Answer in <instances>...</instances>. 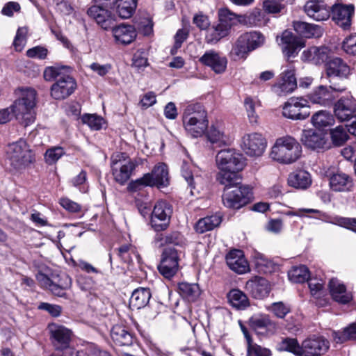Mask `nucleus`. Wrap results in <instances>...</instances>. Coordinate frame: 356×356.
<instances>
[{"label": "nucleus", "mask_w": 356, "mask_h": 356, "mask_svg": "<svg viewBox=\"0 0 356 356\" xmlns=\"http://www.w3.org/2000/svg\"><path fill=\"white\" fill-rule=\"evenodd\" d=\"M149 289L139 288L134 291L129 300V306L131 309H140L145 307L151 298Z\"/></svg>", "instance_id": "35"}, {"label": "nucleus", "mask_w": 356, "mask_h": 356, "mask_svg": "<svg viewBox=\"0 0 356 356\" xmlns=\"http://www.w3.org/2000/svg\"><path fill=\"white\" fill-rule=\"evenodd\" d=\"M64 154L65 151L61 147H54L48 149L44 154L45 162L49 165H52L57 162Z\"/></svg>", "instance_id": "59"}, {"label": "nucleus", "mask_w": 356, "mask_h": 356, "mask_svg": "<svg viewBox=\"0 0 356 356\" xmlns=\"http://www.w3.org/2000/svg\"><path fill=\"white\" fill-rule=\"evenodd\" d=\"M251 196V188L248 186L241 185L240 182L227 187L225 186L222 198L226 207L238 209L250 202Z\"/></svg>", "instance_id": "7"}, {"label": "nucleus", "mask_w": 356, "mask_h": 356, "mask_svg": "<svg viewBox=\"0 0 356 356\" xmlns=\"http://www.w3.org/2000/svg\"><path fill=\"white\" fill-rule=\"evenodd\" d=\"M264 13L259 9H254L249 15L244 17L243 22L250 26H260L263 23Z\"/></svg>", "instance_id": "58"}, {"label": "nucleus", "mask_w": 356, "mask_h": 356, "mask_svg": "<svg viewBox=\"0 0 356 356\" xmlns=\"http://www.w3.org/2000/svg\"><path fill=\"white\" fill-rule=\"evenodd\" d=\"M225 259L229 269L236 273L245 274L250 270L249 263L242 250H230L226 254Z\"/></svg>", "instance_id": "21"}, {"label": "nucleus", "mask_w": 356, "mask_h": 356, "mask_svg": "<svg viewBox=\"0 0 356 356\" xmlns=\"http://www.w3.org/2000/svg\"><path fill=\"white\" fill-rule=\"evenodd\" d=\"M200 61L216 74L225 72L227 65V58L214 50L206 51L200 58Z\"/></svg>", "instance_id": "22"}, {"label": "nucleus", "mask_w": 356, "mask_h": 356, "mask_svg": "<svg viewBox=\"0 0 356 356\" xmlns=\"http://www.w3.org/2000/svg\"><path fill=\"white\" fill-rule=\"evenodd\" d=\"M218 22L222 26H226L227 31H230L232 27L238 22H241V16H238L227 8H220L218 13Z\"/></svg>", "instance_id": "45"}, {"label": "nucleus", "mask_w": 356, "mask_h": 356, "mask_svg": "<svg viewBox=\"0 0 356 356\" xmlns=\"http://www.w3.org/2000/svg\"><path fill=\"white\" fill-rule=\"evenodd\" d=\"M289 278L291 281L296 283H302L308 280L309 272L306 266L300 265L294 266L289 270L288 273Z\"/></svg>", "instance_id": "50"}, {"label": "nucleus", "mask_w": 356, "mask_h": 356, "mask_svg": "<svg viewBox=\"0 0 356 356\" xmlns=\"http://www.w3.org/2000/svg\"><path fill=\"white\" fill-rule=\"evenodd\" d=\"M152 181L149 175H144L143 177L129 182L127 190L131 193L140 192L147 186H152Z\"/></svg>", "instance_id": "53"}, {"label": "nucleus", "mask_w": 356, "mask_h": 356, "mask_svg": "<svg viewBox=\"0 0 356 356\" xmlns=\"http://www.w3.org/2000/svg\"><path fill=\"white\" fill-rule=\"evenodd\" d=\"M76 356H112L108 352L101 350L97 346L92 344L85 350L78 351Z\"/></svg>", "instance_id": "63"}, {"label": "nucleus", "mask_w": 356, "mask_h": 356, "mask_svg": "<svg viewBox=\"0 0 356 356\" xmlns=\"http://www.w3.org/2000/svg\"><path fill=\"white\" fill-rule=\"evenodd\" d=\"M330 188L334 192H349L354 187L352 177L341 171L332 172L329 175Z\"/></svg>", "instance_id": "23"}, {"label": "nucleus", "mask_w": 356, "mask_h": 356, "mask_svg": "<svg viewBox=\"0 0 356 356\" xmlns=\"http://www.w3.org/2000/svg\"><path fill=\"white\" fill-rule=\"evenodd\" d=\"M245 289L256 299H262L267 297L270 291L268 281L258 276L249 280L245 284Z\"/></svg>", "instance_id": "25"}, {"label": "nucleus", "mask_w": 356, "mask_h": 356, "mask_svg": "<svg viewBox=\"0 0 356 356\" xmlns=\"http://www.w3.org/2000/svg\"><path fill=\"white\" fill-rule=\"evenodd\" d=\"M82 121L92 129L99 130L102 127L104 119L95 114H86L82 117Z\"/></svg>", "instance_id": "60"}, {"label": "nucleus", "mask_w": 356, "mask_h": 356, "mask_svg": "<svg viewBox=\"0 0 356 356\" xmlns=\"http://www.w3.org/2000/svg\"><path fill=\"white\" fill-rule=\"evenodd\" d=\"M270 310L277 318H284L291 312V308L282 302H277L270 305Z\"/></svg>", "instance_id": "64"}, {"label": "nucleus", "mask_w": 356, "mask_h": 356, "mask_svg": "<svg viewBox=\"0 0 356 356\" xmlns=\"http://www.w3.org/2000/svg\"><path fill=\"white\" fill-rule=\"evenodd\" d=\"M241 148L249 156H261L267 146L266 138L259 133H251L245 134L242 138Z\"/></svg>", "instance_id": "13"}, {"label": "nucleus", "mask_w": 356, "mask_h": 356, "mask_svg": "<svg viewBox=\"0 0 356 356\" xmlns=\"http://www.w3.org/2000/svg\"><path fill=\"white\" fill-rule=\"evenodd\" d=\"M179 257L175 248L170 247L165 248L158 266L159 272L165 278H172L179 270Z\"/></svg>", "instance_id": "11"}, {"label": "nucleus", "mask_w": 356, "mask_h": 356, "mask_svg": "<svg viewBox=\"0 0 356 356\" xmlns=\"http://www.w3.org/2000/svg\"><path fill=\"white\" fill-rule=\"evenodd\" d=\"M65 74V73L63 72L62 67L50 66L44 69L43 76L47 81H55L56 82L59 77Z\"/></svg>", "instance_id": "61"}, {"label": "nucleus", "mask_w": 356, "mask_h": 356, "mask_svg": "<svg viewBox=\"0 0 356 356\" xmlns=\"http://www.w3.org/2000/svg\"><path fill=\"white\" fill-rule=\"evenodd\" d=\"M257 103H259V101H256L250 96L246 97L244 99V106L251 123H255L257 122L258 115L255 111Z\"/></svg>", "instance_id": "56"}, {"label": "nucleus", "mask_w": 356, "mask_h": 356, "mask_svg": "<svg viewBox=\"0 0 356 356\" xmlns=\"http://www.w3.org/2000/svg\"><path fill=\"white\" fill-rule=\"evenodd\" d=\"M221 222V218L217 215L207 216L200 219L195 225V230L198 233H204L213 229Z\"/></svg>", "instance_id": "44"}, {"label": "nucleus", "mask_w": 356, "mask_h": 356, "mask_svg": "<svg viewBox=\"0 0 356 356\" xmlns=\"http://www.w3.org/2000/svg\"><path fill=\"white\" fill-rule=\"evenodd\" d=\"M281 40L284 45L283 51L288 58L296 56L298 51L302 47V42L289 31H284Z\"/></svg>", "instance_id": "32"}, {"label": "nucleus", "mask_w": 356, "mask_h": 356, "mask_svg": "<svg viewBox=\"0 0 356 356\" xmlns=\"http://www.w3.org/2000/svg\"><path fill=\"white\" fill-rule=\"evenodd\" d=\"M341 48L347 54L356 56V33L350 34L343 40Z\"/></svg>", "instance_id": "62"}, {"label": "nucleus", "mask_w": 356, "mask_h": 356, "mask_svg": "<svg viewBox=\"0 0 356 356\" xmlns=\"http://www.w3.org/2000/svg\"><path fill=\"white\" fill-rule=\"evenodd\" d=\"M36 280L41 287L49 289L54 295L59 297H64L65 291L72 285L70 277L65 273L49 277L44 273H38Z\"/></svg>", "instance_id": "8"}, {"label": "nucleus", "mask_w": 356, "mask_h": 356, "mask_svg": "<svg viewBox=\"0 0 356 356\" xmlns=\"http://www.w3.org/2000/svg\"><path fill=\"white\" fill-rule=\"evenodd\" d=\"M252 51L246 43L243 35H241L234 45L232 53L235 59L245 58L248 54Z\"/></svg>", "instance_id": "52"}, {"label": "nucleus", "mask_w": 356, "mask_h": 356, "mask_svg": "<svg viewBox=\"0 0 356 356\" xmlns=\"http://www.w3.org/2000/svg\"><path fill=\"white\" fill-rule=\"evenodd\" d=\"M268 348L262 347L252 341L247 343V356H271Z\"/></svg>", "instance_id": "55"}, {"label": "nucleus", "mask_w": 356, "mask_h": 356, "mask_svg": "<svg viewBox=\"0 0 356 356\" xmlns=\"http://www.w3.org/2000/svg\"><path fill=\"white\" fill-rule=\"evenodd\" d=\"M137 6V0H115L111 6L122 19L130 18Z\"/></svg>", "instance_id": "36"}, {"label": "nucleus", "mask_w": 356, "mask_h": 356, "mask_svg": "<svg viewBox=\"0 0 356 356\" xmlns=\"http://www.w3.org/2000/svg\"><path fill=\"white\" fill-rule=\"evenodd\" d=\"M249 325L257 335L262 337L272 336L277 330V323L268 315L251 317L249 319Z\"/></svg>", "instance_id": "16"}, {"label": "nucleus", "mask_w": 356, "mask_h": 356, "mask_svg": "<svg viewBox=\"0 0 356 356\" xmlns=\"http://www.w3.org/2000/svg\"><path fill=\"white\" fill-rule=\"evenodd\" d=\"M282 0H264L262 8L268 14H277L282 12L284 6L281 3Z\"/></svg>", "instance_id": "57"}, {"label": "nucleus", "mask_w": 356, "mask_h": 356, "mask_svg": "<svg viewBox=\"0 0 356 356\" xmlns=\"http://www.w3.org/2000/svg\"><path fill=\"white\" fill-rule=\"evenodd\" d=\"M242 35L251 51L260 47L264 43L265 38L260 32L250 31Z\"/></svg>", "instance_id": "51"}, {"label": "nucleus", "mask_w": 356, "mask_h": 356, "mask_svg": "<svg viewBox=\"0 0 356 356\" xmlns=\"http://www.w3.org/2000/svg\"><path fill=\"white\" fill-rule=\"evenodd\" d=\"M302 144L307 148L319 152H324L331 147L326 136L313 129L304 130L301 136Z\"/></svg>", "instance_id": "14"}, {"label": "nucleus", "mask_w": 356, "mask_h": 356, "mask_svg": "<svg viewBox=\"0 0 356 356\" xmlns=\"http://www.w3.org/2000/svg\"><path fill=\"white\" fill-rule=\"evenodd\" d=\"M181 296L189 301H195L200 295V289L197 284L181 282L178 286Z\"/></svg>", "instance_id": "47"}, {"label": "nucleus", "mask_w": 356, "mask_h": 356, "mask_svg": "<svg viewBox=\"0 0 356 356\" xmlns=\"http://www.w3.org/2000/svg\"><path fill=\"white\" fill-rule=\"evenodd\" d=\"M152 181V186H165L168 184V170L165 163H159L155 165L152 172L147 173Z\"/></svg>", "instance_id": "37"}, {"label": "nucleus", "mask_w": 356, "mask_h": 356, "mask_svg": "<svg viewBox=\"0 0 356 356\" xmlns=\"http://www.w3.org/2000/svg\"><path fill=\"white\" fill-rule=\"evenodd\" d=\"M216 163L219 170L216 179L220 184L227 187L241 181L238 172L245 165L242 154L233 148L221 149L216 156Z\"/></svg>", "instance_id": "1"}, {"label": "nucleus", "mask_w": 356, "mask_h": 356, "mask_svg": "<svg viewBox=\"0 0 356 356\" xmlns=\"http://www.w3.org/2000/svg\"><path fill=\"white\" fill-rule=\"evenodd\" d=\"M207 130L206 137L213 147H222L229 145V137L225 134L221 126L212 124Z\"/></svg>", "instance_id": "30"}, {"label": "nucleus", "mask_w": 356, "mask_h": 356, "mask_svg": "<svg viewBox=\"0 0 356 356\" xmlns=\"http://www.w3.org/2000/svg\"><path fill=\"white\" fill-rule=\"evenodd\" d=\"M112 30L113 35L115 41L122 44L131 43L136 37V31L134 26L122 24L119 26H113Z\"/></svg>", "instance_id": "29"}, {"label": "nucleus", "mask_w": 356, "mask_h": 356, "mask_svg": "<svg viewBox=\"0 0 356 356\" xmlns=\"http://www.w3.org/2000/svg\"><path fill=\"white\" fill-rule=\"evenodd\" d=\"M111 337L118 346H129L132 343V335L124 327L119 325L112 327Z\"/></svg>", "instance_id": "41"}, {"label": "nucleus", "mask_w": 356, "mask_h": 356, "mask_svg": "<svg viewBox=\"0 0 356 356\" xmlns=\"http://www.w3.org/2000/svg\"><path fill=\"white\" fill-rule=\"evenodd\" d=\"M334 92L335 91L330 88V84L329 86L320 85L307 95V99L308 103L324 107L330 106L335 99Z\"/></svg>", "instance_id": "19"}, {"label": "nucleus", "mask_w": 356, "mask_h": 356, "mask_svg": "<svg viewBox=\"0 0 356 356\" xmlns=\"http://www.w3.org/2000/svg\"><path fill=\"white\" fill-rule=\"evenodd\" d=\"M87 13L102 29L106 31L110 30L115 25V17L114 15L102 6L94 5L90 7Z\"/></svg>", "instance_id": "18"}, {"label": "nucleus", "mask_w": 356, "mask_h": 356, "mask_svg": "<svg viewBox=\"0 0 356 356\" xmlns=\"http://www.w3.org/2000/svg\"><path fill=\"white\" fill-rule=\"evenodd\" d=\"M253 261L256 270L259 273H270L275 268L274 263L266 255L260 252H255L253 256Z\"/></svg>", "instance_id": "43"}, {"label": "nucleus", "mask_w": 356, "mask_h": 356, "mask_svg": "<svg viewBox=\"0 0 356 356\" xmlns=\"http://www.w3.org/2000/svg\"><path fill=\"white\" fill-rule=\"evenodd\" d=\"M76 88V82L70 75L65 74L51 86V95L56 100L64 99L70 96Z\"/></svg>", "instance_id": "15"}, {"label": "nucleus", "mask_w": 356, "mask_h": 356, "mask_svg": "<svg viewBox=\"0 0 356 356\" xmlns=\"http://www.w3.org/2000/svg\"><path fill=\"white\" fill-rule=\"evenodd\" d=\"M229 31L226 26H222L219 22L210 26L206 33L205 41L207 44H216L222 38L227 36Z\"/></svg>", "instance_id": "39"}, {"label": "nucleus", "mask_w": 356, "mask_h": 356, "mask_svg": "<svg viewBox=\"0 0 356 356\" xmlns=\"http://www.w3.org/2000/svg\"><path fill=\"white\" fill-rule=\"evenodd\" d=\"M6 161L14 173H22L35 163V154L24 140L8 145L6 149Z\"/></svg>", "instance_id": "3"}, {"label": "nucleus", "mask_w": 356, "mask_h": 356, "mask_svg": "<svg viewBox=\"0 0 356 356\" xmlns=\"http://www.w3.org/2000/svg\"><path fill=\"white\" fill-rule=\"evenodd\" d=\"M136 165V163L132 160H129L124 163L118 161H112V172L115 181L120 185H124L130 178Z\"/></svg>", "instance_id": "24"}, {"label": "nucleus", "mask_w": 356, "mask_h": 356, "mask_svg": "<svg viewBox=\"0 0 356 356\" xmlns=\"http://www.w3.org/2000/svg\"><path fill=\"white\" fill-rule=\"evenodd\" d=\"M293 26L298 35L307 38H318L321 37L323 33V29L321 26L305 22H294Z\"/></svg>", "instance_id": "31"}, {"label": "nucleus", "mask_w": 356, "mask_h": 356, "mask_svg": "<svg viewBox=\"0 0 356 356\" xmlns=\"http://www.w3.org/2000/svg\"><path fill=\"white\" fill-rule=\"evenodd\" d=\"M304 8L306 14L316 21L326 20L330 15V8L327 5H319L314 4L312 2H307Z\"/></svg>", "instance_id": "33"}, {"label": "nucleus", "mask_w": 356, "mask_h": 356, "mask_svg": "<svg viewBox=\"0 0 356 356\" xmlns=\"http://www.w3.org/2000/svg\"><path fill=\"white\" fill-rule=\"evenodd\" d=\"M325 70L330 88L336 92H345L348 80L353 74V69L348 63L341 58L333 57L327 61Z\"/></svg>", "instance_id": "4"}, {"label": "nucleus", "mask_w": 356, "mask_h": 356, "mask_svg": "<svg viewBox=\"0 0 356 356\" xmlns=\"http://www.w3.org/2000/svg\"><path fill=\"white\" fill-rule=\"evenodd\" d=\"M330 50L326 47H311L303 51L302 59L315 65H320L328 60Z\"/></svg>", "instance_id": "28"}, {"label": "nucleus", "mask_w": 356, "mask_h": 356, "mask_svg": "<svg viewBox=\"0 0 356 356\" xmlns=\"http://www.w3.org/2000/svg\"><path fill=\"white\" fill-rule=\"evenodd\" d=\"M50 339L56 350L63 353H53L50 356H72L74 349L70 346L72 338V332L63 325L56 323L49 325Z\"/></svg>", "instance_id": "6"}, {"label": "nucleus", "mask_w": 356, "mask_h": 356, "mask_svg": "<svg viewBox=\"0 0 356 356\" xmlns=\"http://www.w3.org/2000/svg\"><path fill=\"white\" fill-rule=\"evenodd\" d=\"M303 355H320L329 348V341L321 336H313L302 342Z\"/></svg>", "instance_id": "27"}, {"label": "nucleus", "mask_w": 356, "mask_h": 356, "mask_svg": "<svg viewBox=\"0 0 356 356\" xmlns=\"http://www.w3.org/2000/svg\"><path fill=\"white\" fill-rule=\"evenodd\" d=\"M172 213V206L166 201L156 203L151 217V225L155 232H162L168 227Z\"/></svg>", "instance_id": "10"}, {"label": "nucleus", "mask_w": 356, "mask_h": 356, "mask_svg": "<svg viewBox=\"0 0 356 356\" xmlns=\"http://www.w3.org/2000/svg\"><path fill=\"white\" fill-rule=\"evenodd\" d=\"M282 348L299 356L303 355V346H299L296 339L286 338L282 342Z\"/></svg>", "instance_id": "54"}, {"label": "nucleus", "mask_w": 356, "mask_h": 356, "mask_svg": "<svg viewBox=\"0 0 356 356\" xmlns=\"http://www.w3.org/2000/svg\"><path fill=\"white\" fill-rule=\"evenodd\" d=\"M35 98L36 91L34 89L24 90L22 97L17 99L10 107L0 109V124L9 122L13 114L25 127L32 124L35 119L33 109Z\"/></svg>", "instance_id": "2"}, {"label": "nucleus", "mask_w": 356, "mask_h": 356, "mask_svg": "<svg viewBox=\"0 0 356 356\" xmlns=\"http://www.w3.org/2000/svg\"><path fill=\"white\" fill-rule=\"evenodd\" d=\"M334 341L337 343H343L346 341L356 340V323H352L343 328L342 332L333 333Z\"/></svg>", "instance_id": "49"}, {"label": "nucleus", "mask_w": 356, "mask_h": 356, "mask_svg": "<svg viewBox=\"0 0 356 356\" xmlns=\"http://www.w3.org/2000/svg\"><path fill=\"white\" fill-rule=\"evenodd\" d=\"M277 82L272 86L273 92L278 96H286L297 88L295 67L290 64L283 67Z\"/></svg>", "instance_id": "9"}, {"label": "nucleus", "mask_w": 356, "mask_h": 356, "mask_svg": "<svg viewBox=\"0 0 356 356\" xmlns=\"http://www.w3.org/2000/svg\"><path fill=\"white\" fill-rule=\"evenodd\" d=\"M355 112L356 100L350 95L341 97L334 104V115L341 122L350 120Z\"/></svg>", "instance_id": "20"}, {"label": "nucleus", "mask_w": 356, "mask_h": 356, "mask_svg": "<svg viewBox=\"0 0 356 356\" xmlns=\"http://www.w3.org/2000/svg\"><path fill=\"white\" fill-rule=\"evenodd\" d=\"M288 184L297 189H306L312 184V178L305 170H298L289 174Z\"/></svg>", "instance_id": "34"}, {"label": "nucleus", "mask_w": 356, "mask_h": 356, "mask_svg": "<svg viewBox=\"0 0 356 356\" xmlns=\"http://www.w3.org/2000/svg\"><path fill=\"white\" fill-rule=\"evenodd\" d=\"M207 118V113L204 106L199 103L191 104L187 105L183 112V122H193L195 119Z\"/></svg>", "instance_id": "40"}, {"label": "nucleus", "mask_w": 356, "mask_h": 356, "mask_svg": "<svg viewBox=\"0 0 356 356\" xmlns=\"http://www.w3.org/2000/svg\"><path fill=\"white\" fill-rule=\"evenodd\" d=\"M229 303L236 309H244L249 306L247 296L239 289H232L227 295Z\"/></svg>", "instance_id": "42"}, {"label": "nucleus", "mask_w": 356, "mask_h": 356, "mask_svg": "<svg viewBox=\"0 0 356 356\" xmlns=\"http://www.w3.org/2000/svg\"><path fill=\"white\" fill-rule=\"evenodd\" d=\"M347 127L342 125L336 127L330 130V136L332 144L336 147L342 146L349 138L347 134Z\"/></svg>", "instance_id": "48"}, {"label": "nucleus", "mask_w": 356, "mask_h": 356, "mask_svg": "<svg viewBox=\"0 0 356 356\" xmlns=\"http://www.w3.org/2000/svg\"><path fill=\"white\" fill-rule=\"evenodd\" d=\"M302 154L300 144L293 137L285 136L276 139L271 148L270 158L282 164H291L298 161Z\"/></svg>", "instance_id": "5"}, {"label": "nucleus", "mask_w": 356, "mask_h": 356, "mask_svg": "<svg viewBox=\"0 0 356 356\" xmlns=\"http://www.w3.org/2000/svg\"><path fill=\"white\" fill-rule=\"evenodd\" d=\"M193 122H183L185 130L188 134L194 138L202 136L209 126L208 118L205 119H195Z\"/></svg>", "instance_id": "38"}, {"label": "nucleus", "mask_w": 356, "mask_h": 356, "mask_svg": "<svg viewBox=\"0 0 356 356\" xmlns=\"http://www.w3.org/2000/svg\"><path fill=\"white\" fill-rule=\"evenodd\" d=\"M308 100L302 97H291L284 105L282 114L291 120H305L309 115Z\"/></svg>", "instance_id": "12"}, {"label": "nucleus", "mask_w": 356, "mask_h": 356, "mask_svg": "<svg viewBox=\"0 0 356 356\" xmlns=\"http://www.w3.org/2000/svg\"><path fill=\"white\" fill-rule=\"evenodd\" d=\"M354 13L355 6L353 4L336 3L332 7V19L344 30L350 27Z\"/></svg>", "instance_id": "17"}, {"label": "nucleus", "mask_w": 356, "mask_h": 356, "mask_svg": "<svg viewBox=\"0 0 356 356\" xmlns=\"http://www.w3.org/2000/svg\"><path fill=\"white\" fill-rule=\"evenodd\" d=\"M311 122L316 128L321 129L332 125L334 119L329 111L321 110L312 115Z\"/></svg>", "instance_id": "46"}, {"label": "nucleus", "mask_w": 356, "mask_h": 356, "mask_svg": "<svg viewBox=\"0 0 356 356\" xmlns=\"http://www.w3.org/2000/svg\"><path fill=\"white\" fill-rule=\"evenodd\" d=\"M328 286L331 297L334 301L346 305L353 300L352 292L348 291L344 284L338 279H331Z\"/></svg>", "instance_id": "26"}]
</instances>
